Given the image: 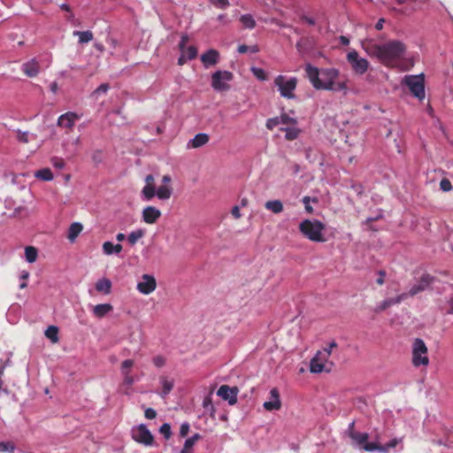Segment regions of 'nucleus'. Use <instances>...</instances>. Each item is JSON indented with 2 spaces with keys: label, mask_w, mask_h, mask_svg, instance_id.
<instances>
[{
  "label": "nucleus",
  "mask_w": 453,
  "mask_h": 453,
  "mask_svg": "<svg viewBox=\"0 0 453 453\" xmlns=\"http://www.w3.org/2000/svg\"><path fill=\"white\" fill-rule=\"evenodd\" d=\"M52 165L56 168L62 169L65 166V162L62 158L54 157L52 158Z\"/></svg>",
  "instance_id": "obj_54"
},
{
  "label": "nucleus",
  "mask_w": 453,
  "mask_h": 453,
  "mask_svg": "<svg viewBox=\"0 0 453 453\" xmlns=\"http://www.w3.org/2000/svg\"><path fill=\"white\" fill-rule=\"evenodd\" d=\"M297 121L296 119L288 116L286 113L280 114L279 117L271 118L266 120L265 127L269 130H273L279 125H294L296 126Z\"/></svg>",
  "instance_id": "obj_17"
},
{
  "label": "nucleus",
  "mask_w": 453,
  "mask_h": 453,
  "mask_svg": "<svg viewBox=\"0 0 453 453\" xmlns=\"http://www.w3.org/2000/svg\"><path fill=\"white\" fill-rule=\"evenodd\" d=\"M300 232L309 240L316 242H325L323 231L325 225L317 219H304L299 225Z\"/></svg>",
  "instance_id": "obj_3"
},
{
  "label": "nucleus",
  "mask_w": 453,
  "mask_h": 453,
  "mask_svg": "<svg viewBox=\"0 0 453 453\" xmlns=\"http://www.w3.org/2000/svg\"><path fill=\"white\" fill-rule=\"evenodd\" d=\"M35 177L45 181L52 180L54 178L52 172L49 168H42L38 170L35 172Z\"/></svg>",
  "instance_id": "obj_35"
},
{
  "label": "nucleus",
  "mask_w": 453,
  "mask_h": 453,
  "mask_svg": "<svg viewBox=\"0 0 453 453\" xmlns=\"http://www.w3.org/2000/svg\"><path fill=\"white\" fill-rule=\"evenodd\" d=\"M37 250L33 246H27L25 248V257L28 263H34L37 259Z\"/></svg>",
  "instance_id": "obj_38"
},
{
  "label": "nucleus",
  "mask_w": 453,
  "mask_h": 453,
  "mask_svg": "<svg viewBox=\"0 0 453 453\" xmlns=\"http://www.w3.org/2000/svg\"><path fill=\"white\" fill-rule=\"evenodd\" d=\"M146 185L154 186V177L151 174H148L145 177Z\"/></svg>",
  "instance_id": "obj_62"
},
{
  "label": "nucleus",
  "mask_w": 453,
  "mask_h": 453,
  "mask_svg": "<svg viewBox=\"0 0 453 453\" xmlns=\"http://www.w3.org/2000/svg\"><path fill=\"white\" fill-rule=\"evenodd\" d=\"M23 73L28 77H35L40 71V65L35 58L24 63L21 66Z\"/></svg>",
  "instance_id": "obj_22"
},
{
  "label": "nucleus",
  "mask_w": 453,
  "mask_h": 453,
  "mask_svg": "<svg viewBox=\"0 0 453 453\" xmlns=\"http://www.w3.org/2000/svg\"><path fill=\"white\" fill-rule=\"evenodd\" d=\"M416 1L417 0H395L397 4H399V5L405 4V6L401 7V8L392 6V7H389V10L392 12H394L395 15L410 16L412 13H414L417 10L414 5L411 4V3H415Z\"/></svg>",
  "instance_id": "obj_14"
},
{
  "label": "nucleus",
  "mask_w": 453,
  "mask_h": 453,
  "mask_svg": "<svg viewBox=\"0 0 453 453\" xmlns=\"http://www.w3.org/2000/svg\"><path fill=\"white\" fill-rule=\"evenodd\" d=\"M132 438L138 443L145 446H152L154 437L147 426L143 424L134 426L131 430Z\"/></svg>",
  "instance_id": "obj_8"
},
{
  "label": "nucleus",
  "mask_w": 453,
  "mask_h": 453,
  "mask_svg": "<svg viewBox=\"0 0 453 453\" xmlns=\"http://www.w3.org/2000/svg\"><path fill=\"white\" fill-rule=\"evenodd\" d=\"M159 432L164 435L165 439H169L172 434L171 426L168 423H164L160 426Z\"/></svg>",
  "instance_id": "obj_44"
},
{
  "label": "nucleus",
  "mask_w": 453,
  "mask_h": 453,
  "mask_svg": "<svg viewBox=\"0 0 453 453\" xmlns=\"http://www.w3.org/2000/svg\"><path fill=\"white\" fill-rule=\"evenodd\" d=\"M251 71L253 74L259 80L265 81L266 79L265 73L263 69L257 67H252Z\"/></svg>",
  "instance_id": "obj_48"
},
{
  "label": "nucleus",
  "mask_w": 453,
  "mask_h": 453,
  "mask_svg": "<svg viewBox=\"0 0 453 453\" xmlns=\"http://www.w3.org/2000/svg\"><path fill=\"white\" fill-rule=\"evenodd\" d=\"M113 310L110 303H102L93 306L92 312L95 317L102 319Z\"/></svg>",
  "instance_id": "obj_25"
},
{
  "label": "nucleus",
  "mask_w": 453,
  "mask_h": 453,
  "mask_svg": "<svg viewBox=\"0 0 453 453\" xmlns=\"http://www.w3.org/2000/svg\"><path fill=\"white\" fill-rule=\"evenodd\" d=\"M274 84L282 97L288 99L295 98L294 91L297 85V79L296 77L287 78L284 75H278L274 79Z\"/></svg>",
  "instance_id": "obj_6"
},
{
  "label": "nucleus",
  "mask_w": 453,
  "mask_h": 453,
  "mask_svg": "<svg viewBox=\"0 0 453 453\" xmlns=\"http://www.w3.org/2000/svg\"><path fill=\"white\" fill-rule=\"evenodd\" d=\"M73 35L78 36L80 43H87L93 40V34L91 31H73Z\"/></svg>",
  "instance_id": "obj_34"
},
{
  "label": "nucleus",
  "mask_w": 453,
  "mask_h": 453,
  "mask_svg": "<svg viewBox=\"0 0 453 453\" xmlns=\"http://www.w3.org/2000/svg\"><path fill=\"white\" fill-rule=\"evenodd\" d=\"M45 336L50 339L53 343L59 341L58 328L55 326H50L45 331Z\"/></svg>",
  "instance_id": "obj_37"
},
{
  "label": "nucleus",
  "mask_w": 453,
  "mask_h": 453,
  "mask_svg": "<svg viewBox=\"0 0 453 453\" xmlns=\"http://www.w3.org/2000/svg\"><path fill=\"white\" fill-rule=\"evenodd\" d=\"M402 438H394L384 445L381 443L371 442L370 444L366 445L365 450L368 452L379 451L381 453H388L390 449H394L398 444L402 443Z\"/></svg>",
  "instance_id": "obj_12"
},
{
  "label": "nucleus",
  "mask_w": 453,
  "mask_h": 453,
  "mask_svg": "<svg viewBox=\"0 0 453 453\" xmlns=\"http://www.w3.org/2000/svg\"><path fill=\"white\" fill-rule=\"evenodd\" d=\"M209 142V135L205 133H199L196 134L191 140L188 142V148H200L205 145Z\"/></svg>",
  "instance_id": "obj_24"
},
{
  "label": "nucleus",
  "mask_w": 453,
  "mask_h": 453,
  "mask_svg": "<svg viewBox=\"0 0 453 453\" xmlns=\"http://www.w3.org/2000/svg\"><path fill=\"white\" fill-rule=\"evenodd\" d=\"M238 388L236 387H229L227 385H222L217 391V395L223 400L227 401L230 405L236 403Z\"/></svg>",
  "instance_id": "obj_13"
},
{
  "label": "nucleus",
  "mask_w": 453,
  "mask_h": 453,
  "mask_svg": "<svg viewBox=\"0 0 453 453\" xmlns=\"http://www.w3.org/2000/svg\"><path fill=\"white\" fill-rule=\"evenodd\" d=\"M83 226L79 222L72 223L68 229V235L67 238L70 242H74L77 236L81 234L82 231Z\"/></svg>",
  "instance_id": "obj_27"
},
{
  "label": "nucleus",
  "mask_w": 453,
  "mask_h": 453,
  "mask_svg": "<svg viewBox=\"0 0 453 453\" xmlns=\"http://www.w3.org/2000/svg\"><path fill=\"white\" fill-rule=\"evenodd\" d=\"M219 59V53L216 50H209L202 54L201 61L205 67L215 65Z\"/></svg>",
  "instance_id": "obj_21"
},
{
  "label": "nucleus",
  "mask_w": 453,
  "mask_h": 453,
  "mask_svg": "<svg viewBox=\"0 0 453 453\" xmlns=\"http://www.w3.org/2000/svg\"><path fill=\"white\" fill-rule=\"evenodd\" d=\"M347 60L356 73L364 74L369 68L368 60L359 57L355 50L348 53Z\"/></svg>",
  "instance_id": "obj_9"
},
{
  "label": "nucleus",
  "mask_w": 453,
  "mask_h": 453,
  "mask_svg": "<svg viewBox=\"0 0 453 453\" xmlns=\"http://www.w3.org/2000/svg\"><path fill=\"white\" fill-rule=\"evenodd\" d=\"M188 60H189V59L185 55V52H181V55L178 58V65H183Z\"/></svg>",
  "instance_id": "obj_59"
},
{
  "label": "nucleus",
  "mask_w": 453,
  "mask_h": 453,
  "mask_svg": "<svg viewBox=\"0 0 453 453\" xmlns=\"http://www.w3.org/2000/svg\"><path fill=\"white\" fill-rule=\"evenodd\" d=\"M80 116L73 111H68L58 117V125L61 127L72 129Z\"/></svg>",
  "instance_id": "obj_18"
},
{
  "label": "nucleus",
  "mask_w": 453,
  "mask_h": 453,
  "mask_svg": "<svg viewBox=\"0 0 453 453\" xmlns=\"http://www.w3.org/2000/svg\"><path fill=\"white\" fill-rule=\"evenodd\" d=\"M339 41H340L341 44H342L344 46H347L349 44V39L347 36L341 35L339 37Z\"/></svg>",
  "instance_id": "obj_61"
},
{
  "label": "nucleus",
  "mask_w": 453,
  "mask_h": 453,
  "mask_svg": "<svg viewBox=\"0 0 453 453\" xmlns=\"http://www.w3.org/2000/svg\"><path fill=\"white\" fill-rule=\"evenodd\" d=\"M102 249L104 254L107 256L115 254L114 244L111 242H104Z\"/></svg>",
  "instance_id": "obj_43"
},
{
  "label": "nucleus",
  "mask_w": 453,
  "mask_h": 453,
  "mask_svg": "<svg viewBox=\"0 0 453 453\" xmlns=\"http://www.w3.org/2000/svg\"><path fill=\"white\" fill-rule=\"evenodd\" d=\"M402 84L406 86L411 94L419 101L425 99V76L423 73L418 75H405L402 80Z\"/></svg>",
  "instance_id": "obj_4"
},
{
  "label": "nucleus",
  "mask_w": 453,
  "mask_h": 453,
  "mask_svg": "<svg viewBox=\"0 0 453 453\" xmlns=\"http://www.w3.org/2000/svg\"><path fill=\"white\" fill-rule=\"evenodd\" d=\"M380 277L376 280V282L379 285H382L384 283L385 273L383 271H380Z\"/></svg>",
  "instance_id": "obj_63"
},
{
  "label": "nucleus",
  "mask_w": 453,
  "mask_h": 453,
  "mask_svg": "<svg viewBox=\"0 0 453 453\" xmlns=\"http://www.w3.org/2000/svg\"><path fill=\"white\" fill-rule=\"evenodd\" d=\"M406 298H407V294L403 293V294L397 296L396 297L385 299L377 304V306L374 309V311L377 313L381 312L392 305L400 303L402 301H403Z\"/></svg>",
  "instance_id": "obj_20"
},
{
  "label": "nucleus",
  "mask_w": 453,
  "mask_h": 453,
  "mask_svg": "<svg viewBox=\"0 0 453 453\" xmlns=\"http://www.w3.org/2000/svg\"><path fill=\"white\" fill-rule=\"evenodd\" d=\"M144 234L145 231L143 229H136L128 234L127 241L130 245L134 246Z\"/></svg>",
  "instance_id": "obj_36"
},
{
  "label": "nucleus",
  "mask_w": 453,
  "mask_h": 453,
  "mask_svg": "<svg viewBox=\"0 0 453 453\" xmlns=\"http://www.w3.org/2000/svg\"><path fill=\"white\" fill-rule=\"evenodd\" d=\"M291 127H280V131L285 132V138L288 141H293L296 139L300 134V129L294 125Z\"/></svg>",
  "instance_id": "obj_28"
},
{
  "label": "nucleus",
  "mask_w": 453,
  "mask_h": 453,
  "mask_svg": "<svg viewBox=\"0 0 453 453\" xmlns=\"http://www.w3.org/2000/svg\"><path fill=\"white\" fill-rule=\"evenodd\" d=\"M364 49L376 58L385 65L395 67L406 52L405 44L398 40H392L383 44L372 42L364 43Z\"/></svg>",
  "instance_id": "obj_2"
},
{
  "label": "nucleus",
  "mask_w": 453,
  "mask_h": 453,
  "mask_svg": "<svg viewBox=\"0 0 453 453\" xmlns=\"http://www.w3.org/2000/svg\"><path fill=\"white\" fill-rule=\"evenodd\" d=\"M160 384L162 386V396L167 395L173 388V380H168L166 377L160 378Z\"/></svg>",
  "instance_id": "obj_33"
},
{
  "label": "nucleus",
  "mask_w": 453,
  "mask_h": 453,
  "mask_svg": "<svg viewBox=\"0 0 453 453\" xmlns=\"http://www.w3.org/2000/svg\"><path fill=\"white\" fill-rule=\"evenodd\" d=\"M263 407L267 411H279L281 408L280 392L276 388L270 390L269 399L264 403Z\"/></svg>",
  "instance_id": "obj_16"
},
{
  "label": "nucleus",
  "mask_w": 453,
  "mask_h": 453,
  "mask_svg": "<svg viewBox=\"0 0 453 453\" xmlns=\"http://www.w3.org/2000/svg\"><path fill=\"white\" fill-rule=\"evenodd\" d=\"M434 281V277H432L429 274H424L422 275L420 280L410 288L409 292L407 294L408 296H414L418 295V293L426 290Z\"/></svg>",
  "instance_id": "obj_15"
},
{
  "label": "nucleus",
  "mask_w": 453,
  "mask_h": 453,
  "mask_svg": "<svg viewBox=\"0 0 453 453\" xmlns=\"http://www.w3.org/2000/svg\"><path fill=\"white\" fill-rule=\"evenodd\" d=\"M266 210L271 211L273 213H280L283 211V204L280 200H270L265 203Z\"/></svg>",
  "instance_id": "obj_30"
},
{
  "label": "nucleus",
  "mask_w": 453,
  "mask_h": 453,
  "mask_svg": "<svg viewBox=\"0 0 453 453\" xmlns=\"http://www.w3.org/2000/svg\"><path fill=\"white\" fill-rule=\"evenodd\" d=\"M142 219L147 224H154L161 217V211L154 206H147L142 213Z\"/></svg>",
  "instance_id": "obj_19"
},
{
  "label": "nucleus",
  "mask_w": 453,
  "mask_h": 453,
  "mask_svg": "<svg viewBox=\"0 0 453 453\" xmlns=\"http://www.w3.org/2000/svg\"><path fill=\"white\" fill-rule=\"evenodd\" d=\"M232 79V73L228 71H217L211 76V87L216 91H226L230 88L228 82Z\"/></svg>",
  "instance_id": "obj_7"
},
{
  "label": "nucleus",
  "mask_w": 453,
  "mask_h": 453,
  "mask_svg": "<svg viewBox=\"0 0 453 453\" xmlns=\"http://www.w3.org/2000/svg\"><path fill=\"white\" fill-rule=\"evenodd\" d=\"M218 8L225 9L229 5L228 0H210Z\"/></svg>",
  "instance_id": "obj_50"
},
{
  "label": "nucleus",
  "mask_w": 453,
  "mask_h": 453,
  "mask_svg": "<svg viewBox=\"0 0 453 453\" xmlns=\"http://www.w3.org/2000/svg\"><path fill=\"white\" fill-rule=\"evenodd\" d=\"M306 77L316 89L342 92L347 95V80L340 76L335 68L319 69L311 64L305 65Z\"/></svg>",
  "instance_id": "obj_1"
},
{
  "label": "nucleus",
  "mask_w": 453,
  "mask_h": 453,
  "mask_svg": "<svg viewBox=\"0 0 453 453\" xmlns=\"http://www.w3.org/2000/svg\"><path fill=\"white\" fill-rule=\"evenodd\" d=\"M240 21L245 28L252 29L256 26V21L250 14L242 15Z\"/></svg>",
  "instance_id": "obj_39"
},
{
  "label": "nucleus",
  "mask_w": 453,
  "mask_h": 453,
  "mask_svg": "<svg viewBox=\"0 0 453 453\" xmlns=\"http://www.w3.org/2000/svg\"><path fill=\"white\" fill-rule=\"evenodd\" d=\"M310 201H311V199H310V197H309V196H304V197L303 198V204H304V206H305V210H306L309 213H311V212L312 211V207L310 205Z\"/></svg>",
  "instance_id": "obj_57"
},
{
  "label": "nucleus",
  "mask_w": 453,
  "mask_h": 453,
  "mask_svg": "<svg viewBox=\"0 0 453 453\" xmlns=\"http://www.w3.org/2000/svg\"><path fill=\"white\" fill-rule=\"evenodd\" d=\"M189 432V424L185 422L183 423L181 426H180V435L181 437H185L188 435Z\"/></svg>",
  "instance_id": "obj_52"
},
{
  "label": "nucleus",
  "mask_w": 453,
  "mask_h": 453,
  "mask_svg": "<svg viewBox=\"0 0 453 453\" xmlns=\"http://www.w3.org/2000/svg\"><path fill=\"white\" fill-rule=\"evenodd\" d=\"M448 304L449 306V310L448 311L449 314H453V296L449 297L448 300Z\"/></svg>",
  "instance_id": "obj_64"
},
{
  "label": "nucleus",
  "mask_w": 453,
  "mask_h": 453,
  "mask_svg": "<svg viewBox=\"0 0 453 453\" xmlns=\"http://www.w3.org/2000/svg\"><path fill=\"white\" fill-rule=\"evenodd\" d=\"M301 19L310 26H314L316 24L315 19L310 16L303 15Z\"/></svg>",
  "instance_id": "obj_56"
},
{
  "label": "nucleus",
  "mask_w": 453,
  "mask_h": 453,
  "mask_svg": "<svg viewBox=\"0 0 453 453\" xmlns=\"http://www.w3.org/2000/svg\"><path fill=\"white\" fill-rule=\"evenodd\" d=\"M189 38L188 35H183L180 38V43H179V49L181 52H185L186 44L188 43Z\"/></svg>",
  "instance_id": "obj_51"
},
{
  "label": "nucleus",
  "mask_w": 453,
  "mask_h": 453,
  "mask_svg": "<svg viewBox=\"0 0 453 453\" xmlns=\"http://www.w3.org/2000/svg\"><path fill=\"white\" fill-rule=\"evenodd\" d=\"M440 188L444 192H448L452 190L453 188L451 182L448 179H442L440 182Z\"/></svg>",
  "instance_id": "obj_49"
},
{
  "label": "nucleus",
  "mask_w": 453,
  "mask_h": 453,
  "mask_svg": "<svg viewBox=\"0 0 453 453\" xmlns=\"http://www.w3.org/2000/svg\"><path fill=\"white\" fill-rule=\"evenodd\" d=\"M231 213L232 215L235 218V219H240L241 218V212H240V208L238 206H234L233 207L232 211H231Z\"/></svg>",
  "instance_id": "obj_60"
},
{
  "label": "nucleus",
  "mask_w": 453,
  "mask_h": 453,
  "mask_svg": "<svg viewBox=\"0 0 453 453\" xmlns=\"http://www.w3.org/2000/svg\"><path fill=\"white\" fill-rule=\"evenodd\" d=\"M29 132H22L20 130L17 131V139L20 142L27 143L29 142Z\"/></svg>",
  "instance_id": "obj_45"
},
{
  "label": "nucleus",
  "mask_w": 453,
  "mask_h": 453,
  "mask_svg": "<svg viewBox=\"0 0 453 453\" xmlns=\"http://www.w3.org/2000/svg\"><path fill=\"white\" fill-rule=\"evenodd\" d=\"M14 449H15V446L11 441H2V442H0V453H2V452L12 453V452H13Z\"/></svg>",
  "instance_id": "obj_42"
},
{
  "label": "nucleus",
  "mask_w": 453,
  "mask_h": 453,
  "mask_svg": "<svg viewBox=\"0 0 453 453\" xmlns=\"http://www.w3.org/2000/svg\"><path fill=\"white\" fill-rule=\"evenodd\" d=\"M321 356L325 357L327 360L329 356L332 353V349H330V346L326 347L323 350L318 351Z\"/></svg>",
  "instance_id": "obj_58"
},
{
  "label": "nucleus",
  "mask_w": 453,
  "mask_h": 453,
  "mask_svg": "<svg viewBox=\"0 0 453 453\" xmlns=\"http://www.w3.org/2000/svg\"><path fill=\"white\" fill-rule=\"evenodd\" d=\"M349 437L352 439L354 443L365 449L366 445L370 444L371 442H368L369 435L367 433H360L356 431H351L349 433Z\"/></svg>",
  "instance_id": "obj_23"
},
{
  "label": "nucleus",
  "mask_w": 453,
  "mask_h": 453,
  "mask_svg": "<svg viewBox=\"0 0 453 453\" xmlns=\"http://www.w3.org/2000/svg\"><path fill=\"white\" fill-rule=\"evenodd\" d=\"M331 365L332 363H329L325 357L317 352L315 357L311 360L310 371L313 373H319L324 371L330 372Z\"/></svg>",
  "instance_id": "obj_10"
},
{
  "label": "nucleus",
  "mask_w": 453,
  "mask_h": 453,
  "mask_svg": "<svg viewBox=\"0 0 453 453\" xmlns=\"http://www.w3.org/2000/svg\"><path fill=\"white\" fill-rule=\"evenodd\" d=\"M185 55L188 57L189 60H192L197 56V50L195 46H189L185 49Z\"/></svg>",
  "instance_id": "obj_47"
},
{
  "label": "nucleus",
  "mask_w": 453,
  "mask_h": 453,
  "mask_svg": "<svg viewBox=\"0 0 453 453\" xmlns=\"http://www.w3.org/2000/svg\"><path fill=\"white\" fill-rule=\"evenodd\" d=\"M157 196L160 200H167L171 197L173 189L170 186L163 185L158 187V188L156 190Z\"/></svg>",
  "instance_id": "obj_31"
},
{
  "label": "nucleus",
  "mask_w": 453,
  "mask_h": 453,
  "mask_svg": "<svg viewBox=\"0 0 453 453\" xmlns=\"http://www.w3.org/2000/svg\"><path fill=\"white\" fill-rule=\"evenodd\" d=\"M429 364L428 349L422 339L416 338L412 343V365L415 367Z\"/></svg>",
  "instance_id": "obj_5"
},
{
  "label": "nucleus",
  "mask_w": 453,
  "mask_h": 453,
  "mask_svg": "<svg viewBox=\"0 0 453 453\" xmlns=\"http://www.w3.org/2000/svg\"><path fill=\"white\" fill-rule=\"evenodd\" d=\"M137 290L143 295H150L157 288V281L153 275L143 274L137 283Z\"/></svg>",
  "instance_id": "obj_11"
},
{
  "label": "nucleus",
  "mask_w": 453,
  "mask_h": 453,
  "mask_svg": "<svg viewBox=\"0 0 453 453\" xmlns=\"http://www.w3.org/2000/svg\"><path fill=\"white\" fill-rule=\"evenodd\" d=\"M96 291L108 295L111 290V281L107 278H102L96 283Z\"/></svg>",
  "instance_id": "obj_26"
},
{
  "label": "nucleus",
  "mask_w": 453,
  "mask_h": 453,
  "mask_svg": "<svg viewBox=\"0 0 453 453\" xmlns=\"http://www.w3.org/2000/svg\"><path fill=\"white\" fill-rule=\"evenodd\" d=\"M109 89V85L107 83L101 84L95 91L94 94H105Z\"/></svg>",
  "instance_id": "obj_53"
},
{
  "label": "nucleus",
  "mask_w": 453,
  "mask_h": 453,
  "mask_svg": "<svg viewBox=\"0 0 453 453\" xmlns=\"http://www.w3.org/2000/svg\"><path fill=\"white\" fill-rule=\"evenodd\" d=\"M134 365V361L133 359H126L120 365V372H131L132 367Z\"/></svg>",
  "instance_id": "obj_41"
},
{
  "label": "nucleus",
  "mask_w": 453,
  "mask_h": 453,
  "mask_svg": "<svg viewBox=\"0 0 453 453\" xmlns=\"http://www.w3.org/2000/svg\"><path fill=\"white\" fill-rule=\"evenodd\" d=\"M141 196L143 201H150L155 196H157L155 186L145 185L142 189Z\"/></svg>",
  "instance_id": "obj_32"
},
{
  "label": "nucleus",
  "mask_w": 453,
  "mask_h": 453,
  "mask_svg": "<svg viewBox=\"0 0 453 453\" xmlns=\"http://www.w3.org/2000/svg\"><path fill=\"white\" fill-rule=\"evenodd\" d=\"M200 438L201 435L199 434H195L193 436L188 438L185 441L183 449L180 453H193L192 448Z\"/></svg>",
  "instance_id": "obj_29"
},
{
  "label": "nucleus",
  "mask_w": 453,
  "mask_h": 453,
  "mask_svg": "<svg viewBox=\"0 0 453 453\" xmlns=\"http://www.w3.org/2000/svg\"><path fill=\"white\" fill-rule=\"evenodd\" d=\"M123 377V384L128 387L140 380V377L131 374V372L121 373Z\"/></svg>",
  "instance_id": "obj_40"
},
{
  "label": "nucleus",
  "mask_w": 453,
  "mask_h": 453,
  "mask_svg": "<svg viewBox=\"0 0 453 453\" xmlns=\"http://www.w3.org/2000/svg\"><path fill=\"white\" fill-rule=\"evenodd\" d=\"M144 415H145L146 418H148V419H153V418H156V416H157V412H156V411H155L154 409H152V408H147V409L145 410V413H144Z\"/></svg>",
  "instance_id": "obj_55"
},
{
  "label": "nucleus",
  "mask_w": 453,
  "mask_h": 453,
  "mask_svg": "<svg viewBox=\"0 0 453 453\" xmlns=\"http://www.w3.org/2000/svg\"><path fill=\"white\" fill-rule=\"evenodd\" d=\"M152 363L156 367L161 368L165 365V357L161 355H157L152 358Z\"/></svg>",
  "instance_id": "obj_46"
}]
</instances>
